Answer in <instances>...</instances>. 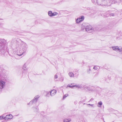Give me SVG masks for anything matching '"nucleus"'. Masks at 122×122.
Returning <instances> with one entry per match:
<instances>
[{
	"label": "nucleus",
	"instance_id": "obj_4",
	"mask_svg": "<svg viewBox=\"0 0 122 122\" xmlns=\"http://www.w3.org/2000/svg\"><path fill=\"white\" fill-rule=\"evenodd\" d=\"M48 14V15L51 17L56 15L58 14V13L57 12H54L52 13V11L51 10L49 11Z\"/></svg>",
	"mask_w": 122,
	"mask_h": 122
},
{
	"label": "nucleus",
	"instance_id": "obj_23",
	"mask_svg": "<svg viewBox=\"0 0 122 122\" xmlns=\"http://www.w3.org/2000/svg\"><path fill=\"white\" fill-rule=\"evenodd\" d=\"M68 95L67 94H66V95H64L63 97V99H64L67 96H68Z\"/></svg>",
	"mask_w": 122,
	"mask_h": 122
},
{
	"label": "nucleus",
	"instance_id": "obj_7",
	"mask_svg": "<svg viewBox=\"0 0 122 122\" xmlns=\"http://www.w3.org/2000/svg\"><path fill=\"white\" fill-rule=\"evenodd\" d=\"M84 16H82L80 17L79 18L77 19L76 21L77 23H78L82 21L84 19Z\"/></svg>",
	"mask_w": 122,
	"mask_h": 122
},
{
	"label": "nucleus",
	"instance_id": "obj_15",
	"mask_svg": "<svg viewBox=\"0 0 122 122\" xmlns=\"http://www.w3.org/2000/svg\"><path fill=\"white\" fill-rule=\"evenodd\" d=\"M68 75L69 76L71 77H74V75L73 73L72 72H70L68 73Z\"/></svg>",
	"mask_w": 122,
	"mask_h": 122
},
{
	"label": "nucleus",
	"instance_id": "obj_5",
	"mask_svg": "<svg viewBox=\"0 0 122 122\" xmlns=\"http://www.w3.org/2000/svg\"><path fill=\"white\" fill-rule=\"evenodd\" d=\"M86 31H89V32H92L94 30L93 28L90 26H86L85 29Z\"/></svg>",
	"mask_w": 122,
	"mask_h": 122
},
{
	"label": "nucleus",
	"instance_id": "obj_22",
	"mask_svg": "<svg viewBox=\"0 0 122 122\" xmlns=\"http://www.w3.org/2000/svg\"><path fill=\"white\" fill-rule=\"evenodd\" d=\"M59 73H57L56 74L55 76H54V78L55 79H56L58 77V75L59 74Z\"/></svg>",
	"mask_w": 122,
	"mask_h": 122
},
{
	"label": "nucleus",
	"instance_id": "obj_27",
	"mask_svg": "<svg viewBox=\"0 0 122 122\" xmlns=\"http://www.w3.org/2000/svg\"><path fill=\"white\" fill-rule=\"evenodd\" d=\"M110 16H114V13H112L110 14Z\"/></svg>",
	"mask_w": 122,
	"mask_h": 122
},
{
	"label": "nucleus",
	"instance_id": "obj_26",
	"mask_svg": "<svg viewBox=\"0 0 122 122\" xmlns=\"http://www.w3.org/2000/svg\"><path fill=\"white\" fill-rule=\"evenodd\" d=\"M93 69L95 70H97L98 69V68L97 66H95L93 68Z\"/></svg>",
	"mask_w": 122,
	"mask_h": 122
},
{
	"label": "nucleus",
	"instance_id": "obj_38",
	"mask_svg": "<svg viewBox=\"0 0 122 122\" xmlns=\"http://www.w3.org/2000/svg\"><path fill=\"white\" fill-rule=\"evenodd\" d=\"M104 122H105V121H104Z\"/></svg>",
	"mask_w": 122,
	"mask_h": 122
},
{
	"label": "nucleus",
	"instance_id": "obj_35",
	"mask_svg": "<svg viewBox=\"0 0 122 122\" xmlns=\"http://www.w3.org/2000/svg\"><path fill=\"white\" fill-rule=\"evenodd\" d=\"M117 3V2L116 1V2H114V3Z\"/></svg>",
	"mask_w": 122,
	"mask_h": 122
},
{
	"label": "nucleus",
	"instance_id": "obj_10",
	"mask_svg": "<svg viewBox=\"0 0 122 122\" xmlns=\"http://www.w3.org/2000/svg\"><path fill=\"white\" fill-rule=\"evenodd\" d=\"M13 117V116L11 114L7 115L5 117H3V119H5V120H7L9 119H12Z\"/></svg>",
	"mask_w": 122,
	"mask_h": 122
},
{
	"label": "nucleus",
	"instance_id": "obj_6",
	"mask_svg": "<svg viewBox=\"0 0 122 122\" xmlns=\"http://www.w3.org/2000/svg\"><path fill=\"white\" fill-rule=\"evenodd\" d=\"M6 43V41L4 42H1L0 43V50H4L5 49V45Z\"/></svg>",
	"mask_w": 122,
	"mask_h": 122
},
{
	"label": "nucleus",
	"instance_id": "obj_21",
	"mask_svg": "<svg viewBox=\"0 0 122 122\" xmlns=\"http://www.w3.org/2000/svg\"><path fill=\"white\" fill-rule=\"evenodd\" d=\"M71 85H69V84L68 85V86L67 87H69L71 88H73L74 87V86H73L72 85V84H71Z\"/></svg>",
	"mask_w": 122,
	"mask_h": 122
},
{
	"label": "nucleus",
	"instance_id": "obj_2",
	"mask_svg": "<svg viewBox=\"0 0 122 122\" xmlns=\"http://www.w3.org/2000/svg\"><path fill=\"white\" fill-rule=\"evenodd\" d=\"M105 2V1H102V0H97V4L99 5L109 6V5L107 4H104Z\"/></svg>",
	"mask_w": 122,
	"mask_h": 122
},
{
	"label": "nucleus",
	"instance_id": "obj_34",
	"mask_svg": "<svg viewBox=\"0 0 122 122\" xmlns=\"http://www.w3.org/2000/svg\"><path fill=\"white\" fill-rule=\"evenodd\" d=\"M89 71H91V69H89Z\"/></svg>",
	"mask_w": 122,
	"mask_h": 122
},
{
	"label": "nucleus",
	"instance_id": "obj_37",
	"mask_svg": "<svg viewBox=\"0 0 122 122\" xmlns=\"http://www.w3.org/2000/svg\"><path fill=\"white\" fill-rule=\"evenodd\" d=\"M114 122V121H113V122Z\"/></svg>",
	"mask_w": 122,
	"mask_h": 122
},
{
	"label": "nucleus",
	"instance_id": "obj_3",
	"mask_svg": "<svg viewBox=\"0 0 122 122\" xmlns=\"http://www.w3.org/2000/svg\"><path fill=\"white\" fill-rule=\"evenodd\" d=\"M113 50L117 52H122V48L119 49V47L117 46H114L111 47Z\"/></svg>",
	"mask_w": 122,
	"mask_h": 122
},
{
	"label": "nucleus",
	"instance_id": "obj_12",
	"mask_svg": "<svg viewBox=\"0 0 122 122\" xmlns=\"http://www.w3.org/2000/svg\"><path fill=\"white\" fill-rule=\"evenodd\" d=\"M36 102L37 101L33 99L28 103L27 104L30 105H32L33 104L36 103Z\"/></svg>",
	"mask_w": 122,
	"mask_h": 122
},
{
	"label": "nucleus",
	"instance_id": "obj_11",
	"mask_svg": "<svg viewBox=\"0 0 122 122\" xmlns=\"http://www.w3.org/2000/svg\"><path fill=\"white\" fill-rule=\"evenodd\" d=\"M56 91L55 90H53L50 92V94L51 96H54L56 93Z\"/></svg>",
	"mask_w": 122,
	"mask_h": 122
},
{
	"label": "nucleus",
	"instance_id": "obj_9",
	"mask_svg": "<svg viewBox=\"0 0 122 122\" xmlns=\"http://www.w3.org/2000/svg\"><path fill=\"white\" fill-rule=\"evenodd\" d=\"M85 88L88 91L91 92L95 91L96 90L95 88L93 86H86V87Z\"/></svg>",
	"mask_w": 122,
	"mask_h": 122
},
{
	"label": "nucleus",
	"instance_id": "obj_8",
	"mask_svg": "<svg viewBox=\"0 0 122 122\" xmlns=\"http://www.w3.org/2000/svg\"><path fill=\"white\" fill-rule=\"evenodd\" d=\"M5 81H0V89H2L5 86Z\"/></svg>",
	"mask_w": 122,
	"mask_h": 122
},
{
	"label": "nucleus",
	"instance_id": "obj_29",
	"mask_svg": "<svg viewBox=\"0 0 122 122\" xmlns=\"http://www.w3.org/2000/svg\"><path fill=\"white\" fill-rule=\"evenodd\" d=\"M87 105H90L91 106H92V107H93V106H94V104H88Z\"/></svg>",
	"mask_w": 122,
	"mask_h": 122
},
{
	"label": "nucleus",
	"instance_id": "obj_24",
	"mask_svg": "<svg viewBox=\"0 0 122 122\" xmlns=\"http://www.w3.org/2000/svg\"><path fill=\"white\" fill-rule=\"evenodd\" d=\"M5 41V40L4 39H0V43L1 42H4Z\"/></svg>",
	"mask_w": 122,
	"mask_h": 122
},
{
	"label": "nucleus",
	"instance_id": "obj_33",
	"mask_svg": "<svg viewBox=\"0 0 122 122\" xmlns=\"http://www.w3.org/2000/svg\"><path fill=\"white\" fill-rule=\"evenodd\" d=\"M88 73H90V71H88Z\"/></svg>",
	"mask_w": 122,
	"mask_h": 122
},
{
	"label": "nucleus",
	"instance_id": "obj_17",
	"mask_svg": "<svg viewBox=\"0 0 122 122\" xmlns=\"http://www.w3.org/2000/svg\"><path fill=\"white\" fill-rule=\"evenodd\" d=\"M39 97L40 96L39 95H36L34 99L37 101Z\"/></svg>",
	"mask_w": 122,
	"mask_h": 122
},
{
	"label": "nucleus",
	"instance_id": "obj_31",
	"mask_svg": "<svg viewBox=\"0 0 122 122\" xmlns=\"http://www.w3.org/2000/svg\"><path fill=\"white\" fill-rule=\"evenodd\" d=\"M34 108H35V110H37V109L35 107H34Z\"/></svg>",
	"mask_w": 122,
	"mask_h": 122
},
{
	"label": "nucleus",
	"instance_id": "obj_1",
	"mask_svg": "<svg viewBox=\"0 0 122 122\" xmlns=\"http://www.w3.org/2000/svg\"><path fill=\"white\" fill-rule=\"evenodd\" d=\"M28 45L25 42L22 41L20 44L17 45L16 47V50L17 51V55L20 56L26 53Z\"/></svg>",
	"mask_w": 122,
	"mask_h": 122
},
{
	"label": "nucleus",
	"instance_id": "obj_36",
	"mask_svg": "<svg viewBox=\"0 0 122 122\" xmlns=\"http://www.w3.org/2000/svg\"><path fill=\"white\" fill-rule=\"evenodd\" d=\"M92 99H91L90 100V101H91V100Z\"/></svg>",
	"mask_w": 122,
	"mask_h": 122
},
{
	"label": "nucleus",
	"instance_id": "obj_32",
	"mask_svg": "<svg viewBox=\"0 0 122 122\" xmlns=\"http://www.w3.org/2000/svg\"><path fill=\"white\" fill-rule=\"evenodd\" d=\"M64 80V79L63 78H62L61 79V81H63Z\"/></svg>",
	"mask_w": 122,
	"mask_h": 122
},
{
	"label": "nucleus",
	"instance_id": "obj_28",
	"mask_svg": "<svg viewBox=\"0 0 122 122\" xmlns=\"http://www.w3.org/2000/svg\"><path fill=\"white\" fill-rule=\"evenodd\" d=\"M3 119V116H0V120H2Z\"/></svg>",
	"mask_w": 122,
	"mask_h": 122
},
{
	"label": "nucleus",
	"instance_id": "obj_16",
	"mask_svg": "<svg viewBox=\"0 0 122 122\" xmlns=\"http://www.w3.org/2000/svg\"><path fill=\"white\" fill-rule=\"evenodd\" d=\"M86 26H85V24L84 23H83L81 25V29L82 30H83L85 29Z\"/></svg>",
	"mask_w": 122,
	"mask_h": 122
},
{
	"label": "nucleus",
	"instance_id": "obj_19",
	"mask_svg": "<svg viewBox=\"0 0 122 122\" xmlns=\"http://www.w3.org/2000/svg\"><path fill=\"white\" fill-rule=\"evenodd\" d=\"M70 121V120L69 119H65L63 120V121L64 122H69Z\"/></svg>",
	"mask_w": 122,
	"mask_h": 122
},
{
	"label": "nucleus",
	"instance_id": "obj_25",
	"mask_svg": "<svg viewBox=\"0 0 122 122\" xmlns=\"http://www.w3.org/2000/svg\"><path fill=\"white\" fill-rule=\"evenodd\" d=\"M74 87H76V88H79L80 87V86L79 85H74L73 86Z\"/></svg>",
	"mask_w": 122,
	"mask_h": 122
},
{
	"label": "nucleus",
	"instance_id": "obj_13",
	"mask_svg": "<svg viewBox=\"0 0 122 122\" xmlns=\"http://www.w3.org/2000/svg\"><path fill=\"white\" fill-rule=\"evenodd\" d=\"M36 102L37 101L33 99L28 103L27 104L30 105H32L33 104L36 103Z\"/></svg>",
	"mask_w": 122,
	"mask_h": 122
},
{
	"label": "nucleus",
	"instance_id": "obj_14",
	"mask_svg": "<svg viewBox=\"0 0 122 122\" xmlns=\"http://www.w3.org/2000/svg\"><path fill=\"white\" fill-rule=\"evenodd\" d=\"M27 65L26 63H25L22 66V69L24 70H27L28 68L27 67Z\"/></svg>",
	"mask_w": 122,
	"mask_h": 122
},
{
	"label": "nucleus",
	"instance_id": "obj_20",
	"mask_svg": "<svg viewBox=\"0 0 122 122\" xmlns=\"http://www.w3.org/2000/svg\"><path fill=\"white\" fill-rule=\"evenodd\" d=\"M92 2L95 4H97V0H92Z\"/></svg>",
	"mask_w": 122,
	"mask_h": 122
},
{
	"label": "nucleus",
	"instance_id": "obj_18",
	"mask_svg": "<svg viewBox=\"0 0 122 122\" xmlns=\"http://www.w3.org/2000/svg\"><path fill=\"white\" fill-rule=\"evenodd\" d=\"M102 104V102H99L98 103V105H97L98 107H101Z\"/></svg>",
	"mask_w": 122,
	"mask_h": 122
},
{
	"label": "nucleus",
	"instance_id": "obj_30",
	"mask_svg": "<svg viewBox=\"0 0 122 122\" xmlns=\"http://www.w3.org/2000/svg\"><path fill=\"white\" fill-rule=\"evenodd\" d=\"M49 95V93H47V94H46V96H48V95Z\"/></svg>",
	"mask_w": 122,
	"mask_h": 122
}]
</instances>
